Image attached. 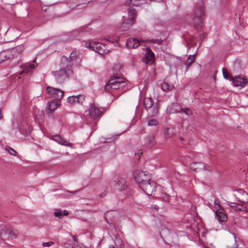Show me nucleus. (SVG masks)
<instances>
[{
  "label": "nucleus",
  "instance_id": "nucleus-1",
  "mask_svg": "<svg viewBox=\"0 0 248 248\" xmlns=\"http://www.w3.org/2000/svg\"><path fill=\"white\" fill-rule=\"evenodd\" d=\"M72 64L69 62L67 65L62 64V68L59 71L53 72V75L59 83H62L67 79L72 73Z\"/></svg>",
  "mask_w": 248,
  "mask_h": 248
},
{
  "label": "nucleus",
  "instance_id": "nucleus-2",
  "mask_svg": "<svg viewBox=\"0 0 248 248\" xmlns=\"http://www.w3.org/2000/svg\"><path fill=\"white\" fill-rule=\"evenodd\" d=\"M126 85L124 79L116 77L111 78L106 84L105 90L109 93H111L113 90H116L124 87Z\"/></svg>",
  "mask_w": 248,
  "mask_h": 248
},
{
  "label": "nucleus",
  "instance_id": "nucleus-3",
  "mask_svg": "<svg viewBox=\"0 0 248 248\" xmlns=\"http://www.w3.org/2000/svg\"><path fill=\"white\" fill-rule=\"evenodd\" d=\"M127 14L128 17L123 16L124 21L121 27V29L122 31L127 30L135 21L136 12L134 8L129 9Z\"/></svg>",
  "mask_w": 248,
  "mask_h": 248
},
{
  "label": "nucleus",
  "instance_id": "nucleus-4",
  "mask_svg": "<svg viewBox=\"0 0 248 248\" xmlns=\"http://www.w3.org/2000/svg\"><path fill=\"white\" fill-rule=\"evenodd\" d=\"M24 49V46L20 45L16 46L11 49L4 51L0 53V59L1 61L10 59L21 53Z\"/></svg>",
  "mask_w": 248,
  "mask_h": 248
},
{
  "label": "nucleus",
  "instance_id": "nucleus-5",
  "mask_svg": "<svg viewBox=\"0 0 248 248\" xmlns=\"http://www.w3.org/2000/svg\"><path fill=\"white\" fill-rule=\"evenodd\" d=\"M88 111L91 117L93 119L100 118L104 111L102 108H99L94 102L90 104Z\"/></svg>",
  "mask_w": 248,
  "mask_h": 248
},
{
  "label": "nucleus",
  "instance_id": "nucleus-6",
  "mask_svg": "<svg viewBox=\"0 0 248 248\" xmlns=\"http://www.w3.org/2000/svg\"><path fill=\"white\" fill-rule=\"evenodd\" d=\"M147 171H134L133 174L136 182L139 185H141L151 180L150 176L147 173Z\"/></svg>",
  "mask_w": 248,
  "mask_h": 248
},
{
  "label": "nucleus",
  "instance_id": "nucleus-7",
  "mask_svg": "<svg viewBox=\"0 0 248 248\" xmlns=\"http://www.w3.org/2000/svg\"><path fill=\"white\" fill-rule=\"evenodd\" d=\"M46 93L48 97L54 100L61 99L64 95V92L59 89L47 86L46 89Z\"/></svg>",
  "mask_w": 248,
  "mask_h": 248
},
{
  "label": "nucleus",
  "instance_id": "nucleus-8",
  "mask_svg": "<svg viewBox=\"0 0 248 248\" xmlns=\"http://www.w3.org/2000/svg\"><path fill=\"white\" fill-rule=\"evenodd\" d=\"M204 16V9L202 2L194 11L193 24L197 25L202 23V17Z\"/></svg>",
  "mask_w": 248,
  "mask_h": 248
},
{
  "label": "nucleus",
  "instance_id": "nucleus-9",
  "mask_svg": "<svg viewBox=\"0 0 248 248\" xmlns=\"http://www.w3.org/2000/svg\"><path fill=\"white\" fill-rule=\"evenodd\" d=\"M140 187L147 195H152L153 192L155 191L156 183L150 180L143 185H141Z\"/></svg>",
  "mask_w": 248,
  "mask_h": 248
},
{
  "label": "nucleus",
  "instance_id": "nucleus-10",
  "mask_svg": "<svg viewBox=\"0 0 248 248\" xmlns=\"http://www.w3.org/2000/svg\"><path fill=\"white\" fill-rule=\"evenodd\" d=\"M236 193L234 196L237 201L244 204L248 203V193L242 189H238L234 190Z\"/></svg>",
  "mask_w": 248,
  "mask_h": 248
},
{
  "label": "nucleus",
  "instance_id": "nucleus-11",
  "mask_svg": "<svg viewBox=\"0 0 248 248\" xmlns=\"http://www.w3.org/2000/svg\"><path fill=\"white\" fill-rule=\"evenodd\" d=\"M36 59L32 61V62H27L24 65L21 66L20 67L22 70L19 73V75H22L24 74H32V70L33 69L37 66L38 64H36Z\"/></svg>",
  "mask_w": 248,
  "mask_h": 248
},
{
  "label": "nucleus",
  "instance_id": "nucleus-12",
  "mask_svg": "<svg viewBox=\"0 0 248 248\" xmlns=\"http://www.w3.org/2000/svg\"><path fill=\"white\" fill-rule=\"evenodd\" d=\"M87 47H89L100 54H103L106 52L105 45L97 42L94 41L90 43L89 46H87Z\"/></svg>",
  "mask_w": 248,
  "mask_h": 248
},
{
  "label": "nucleus",
  "instance_id": "nucleus-13",
  "mask_svg": "<svg viewBox=\"0 0 248 248\" xmlns=\"http://www.w3.org/2000/svg\"><path fill=\"white\" fill-rule=\"evenodd\" d=\"M228 206L231 209L235 212H248V204L245 205V204L240 203V202H229L228 203Z\"/></svg>",
  "mask_w": 248,
  "mask_h": 248
},
{
  "label": "nucleus",
  "instance_id": "nucleus-14",
  "mask_svg": "<svg viewBox=\"0 0 248 248\" xmlns=\"http://www.w3.org/2000/svg\"><path fill=\"white\" fill-rule=\"evenodd\" d=\"M79 56V53L77 51H73L69 56L70 61L69 60V59L65 56H63L62 58V64L67 65V63L70 62L72 64V61H74L76 60Z\"/></svg>",
  "mask_w": 248,
  "mask_h": 248
},
{
  "label": "nucleus",
  "instance_id": "nucleus-15",
  "mask_svg": "<svg viewBox=\"0 0 248 248\" xmlns=\"http://www.w3.org/2000/svg\"><path fill=\"white\" fill-rule=\"evenodd\" d=\"M156 142L155 136L153 135L147 136L144 139V145L147 147H153L156 145Z\"/></svg>",
  "mask_w": 248,
  "mask_h": 248
},
{
  "label": "nucleus",
  "instance_id": "nucleus-16",
  "mask_svg": "<svg viewBox=\"0 0 248 248\" xmlns=\"http://www.w3.org/2000/svg\"><path fill=\"white\" fill-rule=\"evenodd\" d=\"M114 182L115 183V186L120 191L125 190L127 187L125 181L122 178H117Z\"/></svg>",
  "mask_w": 248,
  "mask_h": 248
},
{
  "label": "nucleus",
  "instance_id": "nucleus-17",
  "mask_svg": "<svg viewBox=\"0 0 248 248\" xmlns=\"http://www.w3.org/2000/svg\"><path fill=\"white\" fill-rule=\"evenodd\" d=\"M215 217L219 223L225 222L227 220V217L223 210L222 209H217L215 212Z\"/></svg>",
  "mask_w": 248,
  "mask_h": 248
},
{
  "label": "nucleus",
  "instance_id": "nucleus-18",
  "mask_svg": "<svg viewBox=\"0 0 248 248\" xmlns=\"http://www.w3.org/2000/svg\"><path fill=\"white\" fill-rule=\"evenodd\" d=\"M12 229L10 228H5L0 230V237L3 240H6L10 237H12Z\"/></svg>",
  "mask_w": 248,
  "mask_h": 248
},
{
  "label": "nucleus",
  "instance_id": "nucleus-19",
  "mask_svg": "<svg viewBox=\"0 0 248 248\" xmlns=\"http://www.w3.org/2000/svg\"><path fill=\"white\" fill-rule=\"evenodd\" d=\"M154 59L155 55L154 53L149 47H147L146 48V54L145 56V58L143 60L144 62L148 63L149 62L153 61Z\"/></svg>",
  "mask_w": 248,
  "mask_h": 248
},
{
  "label": "nucleus",
  "instance_id": "nucleus-20",
  "mask_svg": "<svg viewBox=\"0 0 248 248\" xmlns=\"http://www.w3.org/2000/svg\"><path fill=\"white\" fill-rule=\"evenodd\" d=\"M53 140L61 145L68 146L71 148L73 146V144L72 143L68 142L66 140L64 139L59 135L54 136L53 137Z\"/></svg>",
  "mask_w": 248,
  "mask_h": 248
},
{
  "label": "nucleus",
  "instance_id": "nucleus-21",
  "mask_svg": "<svg viewBox=\"0 0 248 248\" xmlns=\"http://www.w3.org/2000/svg\"><path fill=\"white\" fill-rule=\"evenodd\" d=\"M232 83L235 87H243L246 83V79L239 76H237L232 78Z\"/></svg>",
  "mask_w": 248,
  "mask_h": 248
},
{
  "label": "nucleus",
  "instance_id": "nucleus-22",
  "mask_svg": "<svg viewBox=\"0 0 248 248\" xmlns=\"http://www.w3.org/2000/svg\"><path fill=\"white\" fill-rule=\"evenodd\" d=\"M140 45L139 41L135 38H129L127 40L126 43V46L129 48H137Z\"/></svg>",
  "mask_w": 248,
  "mask_h": 248
},
{
  "label": "nucleus",
  "instance_id": "nucleus-23",
  "mask_svg": "<svg viewBox=\"0 0 248 248\" xmlns=\"http://www.w3.org/2000/svg\"><path fill=\"white\" fill-rule=\"evenodd\" d=\"M208 166L202 163H196L192 164L190 166L191 170H208Z\"/></svg>",
  "mask_w": 248,
  "mask_h": 248
},
{
  "label": "nucleus",
  "instance_id": "nucleus-24",
  "mask_svg": "<svg viewBox=\"0 0 248 248\" xmlns=\"http://www.w3.org/2000/svg\"><path fill=\"white\" fill-rule=\"evenodd\" d=\"M48 109L47 112L52 113L58 107L57 103L55 101H51L47 104Z\"/></svg>",
  "mask_w": 248,
  "mask_h": 248
},
{
  "label": "nucleus",
  "instance_id": "nucleus-25",
  "mask_svg": "<svg viewBox=\"0 0 248 248\" xmlns=\"http://www.w3.org/2000/svg\"><path fill=\"white\" fill-rule=\"evenodd\" d=\"M143 105L146 110L150 109L153 106V102L151 98L145 97L144 99Z\"/></svg>",
  "mask_w": 248,
  "mask_h": 248
},
{
  "label": "nucleus",
  "instance_id": "nucleus-26",
  "mask_svg": "<svg viewBox=\"0 0 248 248\" xmlns=\"http://www.w3.org/2000/svg\"><path fill=\"white\" fill-rule=\"evenodd\" d=\"M161 88L163 91L168 92L174 88V86L167 82H163L161 84Z\"/></svg>",
  "mask_w": 248,
  "mask_h": 248
},
{
  "label": "nucleus",
  "instance_id": "nucleus-27",
  "mask_svg": "<svg viewBox=\"0 0 248 248\" xmlns=\"http://www.w3.org/2000/svg\"><path fill=\"white\" fill-rule=\"evenodd\" d=\"M181 109H182V108H181V107L179 105H178L177 104H172L171 106V107L169 109V111H170V113H177V112H180Z\"/></svg>",
  "mask_w": 248,
  "mask_h": 248
},
{
  "label": "nucleus",
  "instance_id": "nucleus-28",
  "mask_svg": "<svg viewBox=\"0 0 248 248\" xmlns=\"http://www.w3.org/2000/svg\"><path fill=\"white\" fill-rule=\"evenodd\" d=\"M174 135V129L172 127L168 128L164 132L165 138H171Z\"/></svg>",
  "mask_w": 248,
  "mask_h": 248
},
{
  "label": "nucleus",
  "instance_id": "nucleus-29",
  "mask_svg": "<svg viewBox=\"0 0 248 248\" xmlns=\"http://www.w3.org/2000/svg\"><path fill=\"white\" fill-rule=\"evenodd\" d=\"M194 60H195V55H189L188 57L187 60L185 63L186 69H187L189 68V67L191 65L192 63L194 61Z\"/></svg>",
  "mask_w": 248,
  "mask_h": 248
},
{
  "label": "nucleus",
  "instance_id": "nucleus-30",
  "mask_svg": "<svg viewBox=\"0 0 248 248\" xmlns=\"http://www.w3.org/2000/svg\"><path fill=\"white\" fill-rule=\"evenodd\" d=\"M222 73L224 78L232 80L233 78H232V76L229 73L226 71V69L225 68H222Z\"/></svg>",
  "mask_w": 248,
  "mask_h": 248
},
{
  "label": "nucleus",
  "instance_id": "nucleus-31",
  "mask_svg": "<svg viewBox=\"0 0 248 248\" xmlns=\"http://www.w3.org/2000/svg\"><path fill=\"white\" fill-rule=\"evenodd\" d=\"M5 149L7 152H8V153L10 155H14V156L16 155V154H17L16 151V150H15L14 149H13L12 148H11V147H10L9 146H6Z\"/></svg>",
  "mask_w": 248,
  "mask_h": 248
},
{
  "label": "nucleus",
  "instance_id": "nucleus-32",
  "mask_svg": "<svg viewBox=\"0 0 248 248\" xmlns=\"http://www.w3.org/2000/svg\"><path fill=\"white\" fill-rule=\"evenodd\" d=\"M77 96V102L79 104H82L83 102L85 100V97L82 95H78Z\"/></svg>",
  "mask_w": 248,
  "mask_h": 248
},
{
  "label": "nucleus",
  "instance_id": "nucleus-33",
  "mask_svg": "<svg viewBox=\"0 0 248 248\" xmlns=\"http://www.w3.org/2000/svg\"><path fill=\"white\" fill-rule=\"evenodd\" d=\"M54 215L60 219L63 217V215L61 210H56L54 212Z\"/></svg>",
  "mask_w": 248,
  "mask_h": 248
},
{
  "label": "nucleus",
  "instance_id": "nucleus-34",
  "mask_svg": "<svg viewBox=\"0 0 248 248\" xmlns=\"http://www.w3.org/2000/svg\"><path fill=\"white\" fill-rule=\"evenodd\" d=\"M158 124V122L155 119L149 120L148 122V124L149 126H155Z\"/></svg>",
  "mask_w": 248,
  "mask_h": 248
},
{
  "label": "nucleus",
  "instance_id": "nucleus-35",
  "mask_svg": "<svg viewBox=\"0 0 248 248\" xmlns=\"http://www.w3.org/2000/svg\"><path fill=\"white\" fill-rule=\"evenodd\" d=\"M147 42L148 43H153V44H158V45H161V43H162V40L161 39H151V40H149L148 41H147Z\"/></svg>",
  "mask_w": 248,
  "mask_h": 248
},
{
  "label": "nucleus",
  "instance_id": "nucleus-36",
  "mask_svg": "<svg viewBox=\"0 0 248 248\" xmlns=\"http://www.w3.org/2000/svg\"><path fill=\"white\" fill-rule=\"evenodd\" d=\"M76 100H77V96H75V95L69 96L67 98V101L69 103H72L77 102Z\"/></svg>",
  "mask_w": 248,
  "mask_h": 248
},
{
  "label": "nucleus",
  "instance_id": "nucleus-37",
  "mask_svg": "<svg viewBox=\"0 0 248 248\" xmlns=\"http://www.w3.org/2000/svg\"><path fill=\"white\" fill-rule=\"evenodd\" d=\"M54 243L53 242H45L42 244L43 247H50Z\"/></svg>",
  "mask_w": 248,
  "mask_h": 248
},
{
  "label": "nucleus",
  "instance_id": "nucleus-38",
  "mask_svg": "<svg viewBox=\"0 0 248 248\" xmlns=\"http://www.w3.org/2000/svg\"><path fill=\"white\" fill-rule=\"evenodd\" d=\"M109 41L112 42H117L119 41V37L118 36H116L114 37V39H112L111 38H109L108 39Z\"/></svg>",
  "mask_w": 248,
  "mask_h": 248
},
{
  "label": "nucleus",
  "instance_id": "nucleus-39",
  "mask_svg": "<svg viewBox=\"0 0 248 248\" xmlns=\"http://www.w3.org/2000/svg\"><path fill=\"white\" fill-rule=\"evenodd\" d=\"M142 154V152L141 151V150L139 151V153L138 154L136 153L135 154V156H137L138 155L137 159L139 160L140 159V156Z\"/></svg>",
  "mask_w": 248,
  "mask_h": 248
},
{
  "label": "nucleus",
  "instance_id": "nucleus-40",
  "mask_svg": "<svg viewBox=\"0 0 248 248\" xmlns=\"http://www.w3.org/2000/svg\"><path fill=\"white\" fill-rule=\"evenodd\" d=\"M214 203L215 204H216L217 206L218 209H222V207H221L219 202L216 199L214 201Z\"/></svg>",
  "mask_w": 248,
  "mask_h": 248
},
{
  "label": "nucleus",
  "instance_id": "nucleus-41",
  "mask_svg": "<svg viewBox=\"0 0 248 248\" xmlns=\"http://www.w3.org/2000/svg\"><path fill=\"white\" fill-rule=\"evenodd\" d=\"M182 110V109H181ZM183 111H184V112H185V113H186V114H188V111H189V109L188 108H184V109H183Z\"/></svg>",
  "mask_w": 248,
  "mask_h": 248
},
{
  "label": "nucleus",
  "instance_id": "nucleus-42",
  "mask_svg": "<svg viewBox=\"0 0 248 248\" xmlns=\"http://www.w3.org/2000/svg\"><path fill=\"white\" fill-rule=\"evenodd\" d=\"M129 0L130 1L131 4L133 5H136L138 4V3H136L134 1V0Z\"/></svg>",
  "mask_w": 248,
  "mask_h": 248
},
{
  "label": "nucleus",
  "instance_id": "nucleus-43",
  "mask_svg": "<svg viewBox=\"0 0 248 248\" xmlns=\"http://www.w3.org/2000/svg\"><path fill=\"white\" fill-rule=\"evenodd\" d=\"M68 213L67 211H66V210H63V214H62L63 216V215L64 216H66V215H68Z\"/></svg>",
  "mask_w": 248,
  "mask_h": 248
},
{
  "label": "nucleus",
  "instance_id": "nucleus-44",
  "mask_svg": "<svg viewBox=\"0 0 248 248\" xmlns=\"http://www.w3.org/2000/svg\"><path fill=\"white\" fill-rule=\"evenodd\" d=\"M72 237L74 241H77V239L75 236H73Z\"/></svg>",
  "mask_w": 248,
  "mask_h": 248
},
{
  "label": "nucleus",
  "instance_id": "nucleus-45",
  "mask_svg": "<svg viewBox=\"0 0 248 248\" xmlns=\"http://www.w3.org/2000/svg\"><path fill=\"white\" fill-rule=\"evenodd\" d=\"M78 191H71V193H77Z\"/></svg>",
  "mask_w": 248,
  "mask_h": 248
},
{
  "label": "nucleus",
  "instance_id": "nucleus-46",
  "mask_svg": "<svg viewBox=\"0 0 248 248\" xmlns=\"http://www.w3.org/2000/svg\"><path fill=\"white\" fill-rule=\"evenodd\" d=\"M180 139H181V140H184L183 138H180Z\"/></svg>",
  "mask_w": 248,
  "mask_h": 248
},
{
  "label": "nucleus",
  "instance_id": "nucleus-47",
  "mask_svg": "<svg viewBox=\"0 0 248 248\" xmlns=\"http://www.w3.org/2000/svg\"><path fill=\"white\" fill-rule=\"evenodd\" d=\"M236 248L233 247V248Z\"/></svg>",
  "mask_w": 248,
  "mask_h": 248
},
{
  "label": "nucleus",
  "instance_id": "nucleus-48",
  "mask_svg": "<svg viewBox=\"0 0 248 248\" xmlns=\"http://www.w3.org/2000/svg\"><path fill=\"white\" fill-rule=\"evenodd\" d=\"M167 200H168V199H169V197H168V196H167Z\"/></svg>",
  "mask_w": 248,
  "mask_h": 248
}]
</instances>
